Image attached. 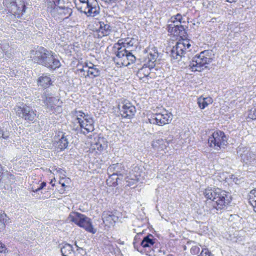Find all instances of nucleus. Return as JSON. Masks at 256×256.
I'll use <instances>...</instances> for the list:
<instances>
[{
  "mask_svg": "<svg viewBox=\"0 0 256 256\" xmlns=\"http://www.w3.org/2000/svg\"><path fill=\"white\" fill-rule=\"evenodd\" d=\"M184 22V20L182 16L180 14H178L176 15L172 16L169 21V22L170 23H178L180 24Z\"/></svg>",
  "mask_w": 256,
  "mask_h": 256,
  "instance_id": "cd10ccee",
  "label": "nucleus"
},
{
  "mask_svg": "<svg viewBox=\"0 0 256 256\" xmlns=\"http://www.w3.org/2000/svg\"><path fill=\"white\" fill-rule=\"evenodd\" d=\"M228 138L223 132L216 130L214 132L208 139L209 146L216 150H220L226 145Z\"/></svg>",
  "mask_w": 256,
  "mask_h": 256,
  "instance_id": "423d86ee",
  "label": "nucleus"
},
{
  "mask_svg": "<svg viewBox=\"0 0 256 256\" xmlns=\"http://www.w3.org/2000/svg\"><path fill=\"white\" fill-rule=\"evenodd\" d=\"M238 152L244 162L252 166H256V154L250 151L248 148L238 147Z\"/></svg>",
  "mask_w": 256,
  "mask_h": 256,
  "instance_id": "f8f14e48",
  "label": "nucleus"
},
{
  "mask_svg": "<svg viewBox=\"0 0 256 256\" xmlns=\"http://www.w3.org/2000/svg\"><path fill=\"white\" fill-rule=\"evenodd\" d=\"M100 26L98 29L99 36L100 37L108 36L112 32V26L108 24V22H100Z\"/></svg>",
  "mask_w": 256,
  "mask_h": 256,
  "instance_id": "dca6fc26",
  "label": "nucleus"
},
{
  "mask_svg": "<svg viewBox=\"0 0 256 256\" xmlns=\"http://www.w3.org/2000/svg\"><path fill=\"white\" fill-rule=\"evenodd\" d=\"M172 119V115L170 112L164 111L162 113L156 114L148 118V122L151 124L162 126L169 124Z\"/></svg>",
  "mask_w": 256,
  "mask_h": 256,
  "instance_id": "9d476101",
  "label": "nucleus"
},
{
  "mask_svg": "<svg viewBox=\"0 0 256 256\" xmlns=\"http://www.w3.org/2000/svg\"><path fill=\"white\" fill-rule=\"evenodd\" d=\"M102 142H104V140L102 138L98 140V141L96 142L94 144V148L97 149L98 150H102L105 148V144H102Z\"/></svg>",
  "mask_w": 256,
  "mask_h": 256,
  "instance_id": "7c9ffc66",
  "label": "nucleus"
},
{
  "mask_svg": "<svg viewBox=\"0 0 256 256\" xmlns=\"http://www.w3.org/2000/svg\"><path fill=\"white\" fill-rule=\"evenodd\" d=\"M126 62H124V64L128 66L130 64L134 63L136 60L135 56L132 54L130 52H128L125 58Z\"/></svg>",
  "mask_w": 256,
  "mask_h": 256,
  "instance_id": "bb28decb",
  "label": "nucleus"
},
{
  "mask_svg": "<svg viewBox=\"0 0 256 256\" xmlns=\"http://www.w3.org/2000/svg\"><path fill=\"white\" fill-rule=\"evenodd\" d=\"M15 110L16 115L27 122H32L36 118V111L32 106L26 104L16 106Z\"/></svg>",
  "mask_w": 256,
  "mask_h": 256,
  "instance_id": "0eeeda50",
  "label": "nucleus"
},
{
  "mask_svg": "<svg viewBox=\"0 0 256 256\" xmlns=\"http://www.w3.org/2000/svg\"><path fill=\"white\" fill-rule=\"evenodd\" d=\"M250 202L254 208H256V200L254 202Z\"/></svg>",
  "mask_w": 256,
  "mask_h": 256,
  "instance_id": "37998d69",
  "label": "nucleus"
},
{
  "mask_svg": "<svg viewBox=\"0 0 256 256\" xmlns=\"http://www.w3.org/2000/svg\"><path fill=\"white\" fill-rule=\"evenodd\" d=\"M155 243V239L152 234H149L144 237L140 242V245L142 249L140 250H138L142 253H144L148 256L154 255V250L152 246Z\"/></svg>",
  "mask_w": 256,
  "mask_h": 256,
  "instance_id": "9b49d317",
  "label": "nucleus"
},
{
  "mask_svg": "<svg viewBox=\"0 0 256 256\" xmlns=\"http://www.w3.org/2000/svg\"><path fill=\"white\" fill-rule=\"evenodd\" d=\"M4 4L9 11L15 16H19L25 12V6L21 0H4Z\"/></svg>",
  "mask_w": 256,
  "mask_h": 256,
  "instance_id": "1a4fd4ad",
  "label": "nucleus"
},
{
  "mask_svg": "<svg viewBox=\"0 0 256 256\" xmlns=\"http://www.w3.org/2000/svg\"><path fill=\"white\" fill-rule=\"evenodd\" d=\"M75 245H76L77 247H78V246L76 245V242L75 243Z\"/></svg>",
  "mask_w": 256,
  "mask_h": 256,
  "instance_id": "603ef678",
  "label": "nucleus"
},
{
  "mask_svg": "<svg viewBox=\"0 0 256 256\" xmlns=\"http://www.w3.org/2000/svg\"><path fill=\"white\" fill-rule=\"evenodd\" d=\"M80 70H81L82 72V71H85V70H84L83 68H82V69Z\"/></svg>",
  "mask_w": 256,
  "mask_h": 256,
  "instance_id": "8fccbe9b",
  "label": "nucleus"
},
{
  "mask_svg": "<svg viewBox=\"0 0 256 256\" xmlns=\"http://www.w3.org/2000/svg\"><path fill=\"white\" fill-rule=\"evenodd\" d=\"M2 131H3L2 130L0 129V138H2Z\"/></svg>",
  "mask_w": 256,
  "mask_h": 256,
  "instance_id": "a18cd8bd",
  "label": "nucleus"
},
{
  "mask_svg": "<svg viewBox=\"0 0 256 256\" xmlns=\"http://www.w3.org/2000/svg\"><path fill=\"white\" fill-rule=\"evenodd\" d=\"M167 256H174L172 254H168Z\"/></svg>",
  "mask_w": 256,
  "mask_h": 256,
  "instance_id": "09e8293b",
  "label": "nucleus"
},
{
  "mask_svg": "<svg viewBox=\"0 0 256 256\" xmlns=\"http://www.w3.org/2000/svg\"><path fill=\"white\" fill-rule=\"evenodd\" d=\"M156 58L157 55L150 54L148 58V60L146 64H148V66H150V68H154L156 64L155 62H156Z\"/></svg>",
  "mask_w": 256,
  "mask_h": 256,
  "instance_id": "a878e982",
  "label": "nucleus"
},
{
  "mask_svg": "<svg viewBox=\"0 0 256 256\" xmlns=\"http://www.w3.org/2000/svg\"><path fill=\"white\" fill-rule=\"evenodd\" d=\"M248 116L252 120L256 119V104L254 110H251L248 113Z\"/></svg>",
  "mask_w": 256,
  "mask_h": 256,
  "instance_id": "f704fd0d",
  "label": "nucleus"
},
{
  "mask_svg": "<svg viewBox=\"0 0 256 256\" xmlns=\"http://www.w3.org/2000/svg\"><path fill=\"white\" fill-rule=\"evenodd\" d=\"M96 66L94 65L93 64L90 62L89 64H86V67L88 68V70H90V68H94V67H96Z\"/></svg>",
  "mask_w": 256,
  "mask_h": 256,
  "instance_id": "79ce46f5",
  "label": "nucleus"
},
{
  "mask_svg": "<svg viewBox=\"0 0 256 256\" xmlns=\"http://www.w3.org/2000/svg\"><path fill=\"white\" fill-rule=\"evenodd\" d=\"M86 72L87 76H91L92 78L99 76L100 74V70L97 68V66L90 70H88Z\"/></svg>",
  "mask_w": 256,
  "mask_h": 256,
  "instance_id": "b1692460",
  "label": "nucleus"
},
{
  "mask_svg": "<svg viewBox=\"0 0 256 256\" xmlns=\"http://www.w3.org/2000/svg\"><path fill=\"white\" fill-rule=\"evenodd\" d=\"M178 26L179 24H175L174 23H170L167 26V30L172 34L178 36Z\"/></svg>",
  "mask_w": 256,
  "mask_h": 256,
  "instance_id": "393cba45",
  "label": "nucleus"
},
{
  "mask_svg": "<svg viewBox=\"0 0 256 256\" xmlns=\"http://www.w3.org/2000/svg\"><path fill=\"white\" fill-rule=\"evenodd\" d=\"M198 256H210V253L208 249L204 248L202 250L200 255Z\"/></svg>",
  "mask_w": 256,
  "mask_h": 256,
  "instance_id": "58836bf2",
  "label": "nucleus"
},
{
  "mask_svg": "<svg viewBox=\"0 0 256 256\" xmlns=\"http://www.w3.org/2000/svg\"><path fill=\"white\" fill-rule=\"evenodd\" d=\"M124 47L125 46H124V47L120 46L118 48L117 52L116 53L117 57L123 59L124 62H122L123 64H124V62H126L125 58L128 52Z\"/></svg>",
  "mask_w": 256,
  "mask_h": 256,
  "instance_id": "412c9836",
  "label": "nucleus"
},
{
  "mask_svg": "<svg viewBox=\"0 0 256 256\" xmlns=\"http://www.w3.org/2000/svg\"><path fill=\"white\" fill-rule=\"evenodd\" d=\"M10 136V132L8 131L4 132L2 131V138L4 139H8Z\"/></svg>",
  "mask_w": 256,
  "mask_h": 256,
  "instance_id": "ea45409f",
  "label": "nucleus"
},
{
  "mask_svg": "<svg viewBox=\"0 0 256 256\" xmlns=\"http://www.w3.org/2000/svg\"><path fill=\"white\" fill-rule=\"evenodd\" d=\"M213 56L212 52L210 50H204L199 54L196 55L189 64L190 68L194 72H201L208 68V65L212 60Z\"/></svg>",
  "mask_w": 256,
  "mask_h": 256,
  "instance_id": "7ed1b4c3",
  "label": "nucleus"
},
{
  "mask_svg": "<svg viewBox=\"0 0 256 256\" xmlns=\"http://www.w3.org/2000/svg\"><path fill=\"white\" fill-rule=\"evenodd\" d=\"M31 54L34 55L32 58L34 62L50 69L56 70L60 66V62L56 56L44 47L38 48L36 51H32Z\"/></svg>",
  "mask_w": 256,
  "mask_h": 256,
  "instance_id": "f257e3e1",
  "label": "nucleus"
},
{
  "mask_svg": "<svg viewBox=\"0 0 256 256\" xmlns=\"http://www.w3.org/2000/svg\"><path fill=\"white\" fill-rule=\"evenodd\" d=\"M126 44H128V45H130V42H127Z\"/></svg>",
  "mask_w": 256,
  "mask_h": 256,
  "instance_id": "49530a36",
  "label": "nucleus"
},
{
  "mask_svg": "<svg viewBox=\"0 0 256 256\" xmlns=\"http://www.w3.org/2000/svg\"><path fill=\"white\" fill-rule=\"evenodd\" d=\"M58 102V99L53 96L46 97L44 103L48 106L52 107L54 105H56Z\"/></svg>",
  "mask_w": 256,
  "mask_h": 256,
  "instance_id": "c85d7f7f",
  "label": "nucleus"
},
{
  "mask_svg": "<svg viewBox=\"0 0 256 256\" xmlns=\"http://www.w3.org/2000/svg\"><path fill=\"white\" fill-rule=\"evenodd\" d=\"M0 232H3L5 229L6 225L2 221V219L4 217L3 214H0Z\"/></svg>",
  "mask_w": 256,
  "mask_h": 256,
  "instance_id": "c9c22d12",
  "label": "nucleus"
},
{
  "mask_svg": "<svg viewBox=\"0 0 256 256\" xmlns=\"http://www.w3.org/2000/svg\"><path fill=\"white\" fill-rule=\"evenodd\" d=\"M120 114L124 118H132L136 112V108L130 102L123 104L121 108L119 107Z\"/></svg>",
  "mask_w": 256,
  "mask_h": 256,
  "instance_id": "ddd939ff",
  "label": "nucleus"
},
{
  "mask_svg": "<svg viewBox=\"0 0 256 256\" xmlns=\"http://www.w3.org/2000/svg\"><path fill=\"white\" fill-rule=\"evenodd\" d=\"M120 166L121 165L118 164H114L108 167V171L110 172H113L112 176H122V174L120 173V172L118 170Z\"/></svg>",
  "mask_w": 256,
  "mask_h": 256,
  "instance_id": "4be33fe9",
  "label": "nucleus"
},
{
  "mask_svg": "<svg viewBox=\"0 0 256 256\" xmlns=\"http://www.w3.org/2000/svg\"><path fill=\"white\" fill-rule=\"evenodd\" d=\"M204 194L207 199L212 200V206L217 210L226 208L230 202V196L227 192L220 188H206Z\"/></svg>",
  "mask_w": 256,
  "mask_h": 256,
  "instance_id": "f03ea898",
  "label": "nucleus"
},
{
  "mask_svg": "<svg viewBox=\"0 0 256 256\" xmlns=\"http://www.w3.org/2000/svg\"><path fill=\"white\" fill-rule=\"evenodd\" d=\"M51 84V78L49 76L46 74H42L38 80V85L44 88L48 87Z\"/></svg>",
  "mask_w": 256,
  "mask_h": 256,
  "instance_id": "aec40b11",
  "label": "nucleus"
},
{
  "mask_svg": "<svg viewBox=\"0 0 256 256\" xmlns=\"http://www.w3.org/2000/svg\"><path fill=\"white\" fill-rule=\"evenodd\" d=\"M175 24H178V23H174Z\"/></svg>",
  "mask_w": 256,
  "mask_h": 256,
  "instance_id": "3c124183",
  "label": "nucleus"
},
{
  "mask_svg": "<svg viewBox=\"0 0 256 256\" xmlns=\"http://www.w3.org/2000/svg\"><path fill=\"white\" fill-rule=\"evenodd\" d=\"M82 4L78 8L88 16H94L100 13V8L96 0H79Z\"/></svg>",
  "mask_w": 256,
  "mask_h": 256,
  "instance_id": "6e6552de",
  "label": "nucleus"
},
{
  "mask_svg": "<svg viewBox=\"0 0 256 256\" xmlns=\"http://www.w3.org/2000/svg\"><path fill=\"white\" fill-rule=\"evenodd\" d=\"M250 202H254L256 200V188L252 190L250 193Z\"/></svg>",
  "mask_w": 256,
  "mask_h": 256,
  "instance_id": "473e14b6",
  "label": "nucleus"
},
{
  "mask_svg": "<svg viewBox=\"0 0 256 256\" xmlns=\"http://www.w3.org/2000/svg\"><path fill=\"white\" fill-rule=\"evenodd\" d=\"M102 220L106 225L114 226L118 220V217L112 212H104L102 215Z\"/></svg>",
  "mask_w": 256,
  "mask_h": 256,
  "instance_id": "2eb2a0df",
  "label": "nucleus"
},
{
  "mask_svg": "<svg viewBox=\"0 0 256 256\" xmlns=\"http://www.w3.org/2000/svg\"><path fill=\"white\" fill-rule=\"evenodd\" d=\"M76 115L77 116V119L78 118H84V120L85 118H86V116H88V114H86L84 113L83 112H82L80 111L76 112Z\"/></svg>",
  "mask_w": 256,
  "mask_h": 256,
  "instance_id": "4c0bfd02",
  "label": "nucleus"
},
{
  "mask_svg": "<svg viewBox=\"0 0 256 256\" xmlns=\"http://www.w3.org/2000/svg\"><path fill=\"white\" fill-rule=\"evenodd\" d=\"M200 246H193L190 248V252L192 254L196 255L200 251Z\"/></svg>",
  "mask_w": 256,
  "mask_h": 256,
  "instance_id": "72a5a7b5",
  "label": "nucleus"
},
{
  "mask_svg": "<svg viewBox=\"0 0 256 256\" xmlns=\"http://www.w3.org/2000/svg\"><path fill=\"white\" fill-rule=\"evenodd\" d=\"M60 10L61 11L60 12L61 14H63L65 18H68L72 12V8H60Z\"/></svg>",
  "mask_w": 256,
  "mask_h": 256,
  "instance_id": "c756f323",
  "label": "nucleus"
},
{
  "mask_svg": "<svg viewBox=\"0 0 256 256\" xmlns=\"http://www.w3.org/2000/svg\"><path fill=\"white\" fill-rule=\"evenodd\" d=\"M6 250V248L5 245L0 242V252L5 253Z\"/></svg>",
  "mask_w": 256,
  "mask_h": 256,
  "instance_id": "a19ab883",
  "label": "nucleus"
},
{
  "mask_svg": "<svg viewBox=\"0 0 256 256\" xmlns=\"http://www.w3.org/2000/svg\"><path fill=\"white\" fill-rule=\"evenodd\" d=\"M78 121L80 124V128L85 130V131L82 132L84 134H86L90 132L94 131V121L88 115L86 116L84 120H82V118H78Z\"/></svg>",
  "mask_w": 256,
  "mask_h": 256,
  "instance_id": "4468645a",
  "label": "nucleus"
},
{
  "mask_svg": "<svg viewBox=\"0 0 256 256\" xmlns=\"http://www.w3.org/2000/svg\"><path fill=\"white\" fill-rule=\"evenodd\" d=\"M68 140L66 136H62V138L58 142V147L61 150L66 148L68 146Z\"/></svg>",
  "mask_w": 256,
  "mask_h": 256,
  "instance_id": "5701e85b",
  "label": "nucleus"
},
{
  "mask_svg": "<svg viewBox=\"0 0 256 256\" xmlns=\"http://www.w3.org/2000/svg\"><path fill=\"white\" fill-rule=\"evenodd\" d=\"M190 46V44L186 40L177 42L176 45L171 50V57L174 60H180L188 56L187 49Z\"/></svg>",
  "mask_w": 256,
  "mask_h": 256,
  "instance_id": "39448f33",
  "label": "nucleus"
},
{
  "mask_svg": "<svg viewBox=\"0 0 256 256\" xmlns=\"http://www.w3.org/2000/svg\"><path fill=\"white\" fill-rule=\"evenodd\" d=\"M238 0H226V2H236Z\"/></svg>",
  "mask_w": 256,
  "mask_h": 256,
  "instance_id": "c03bdc74",
  "label": "nucleus"
},
{
  "mask_svg": "<svg viewBox=\"0 0 256 256\" xmlns=\"http://www.w3.org/2000/svg\"><path fill=\"white\" fill-rule=\"evenodd\" d=\"M213 100L210 97L204 98L202 96L198 98V104L200 109H204L208 104H211Z\"/></svg>",
  "mask_w": 256,
  "mask_h": 256,
  "instance_id": "6ab92c4d",
  "label": "nucleus"
},
{
  "mask_svg": "<svg viewBox=\"0 0 256 256\" xmlns=\"http://www.w3.org/2000/svg\"><path fill=\"white\" fill-rule=\"evenodd\" d=\"M60 250L62 256H74V252L72 245L68 244H62Z\"/></svg>",
  "mask_w": 256,
  "mask_h": 256,
  "instance_id": "a211bd4d",
  "label": "nucleus"
},
{
  "mask_svg": "<svg viewBox=\"0 0 256 256\" xmlns=\"http://www.w3.org/2000/svg\"><path fill=\"white\" fill-rule=\"evenodd\" d=\"M153 68H150V66H148V64H145L142 68L138 70L136 75L140 80L147 78L150 75V70Z\"/></svg>",
  "mask_w": 256,
  "mask_h": 256,
  "instance_id": "f3484780",
  "label": "nucleus"
},
{
  "mask_svg": "<svg viewBox=\"0 0 256 256\" xmlns=\"http://www.w3.org/2000/svg\"><path fill=\"white\" fill-rule=\"evenodd\" d=\"M68 220L70 222H74L80 227L84 228L88 232L94 234L96 230H94L90 219L84 214L78 212H72L69 214Z\"/></svg>",
  "mask_w": 256,
  "mask_h": 256,
  "instance_id": "20e7f679",
  "label": "nucleus"
},
{
  "mask_svg": "<svg viewBox=\"0 0 256 256\" xmlns=\"http://www.w3.org/2000/svg\"><path fill=\"white\" fill-rule=\"evenodd\" d=\"M254 210L255 212H256V208H254Z\"/></svg>",
  "mask_w": 256,
  "mask_h": 256,
  "instance_id": "de8ad7c7",
  "label": "nucleus"
},
{
  "mask_svg": "<svg viewBox=\"0 0 256 256\" xmlns=\"http://www.w3.org/2000/svg\"><path fill=\"white\" fill-rule=\"evenodd\" d=\"M46 186V182H42L41 184H40V186L39 188H36V189H34V188H32V192H38L39 190H42L44 187H45Z\"/></svg>",
  "mask_w": 256,
  "mask_h": 256,
  "instance_id": "e433bc0d",
  "label": "nucleus"
},
{
  "mask_svg": "<svg viewBox=\"0 0 256 256\" xmlns=\"http://www.w3.org/2000/svg\"><path fill=\"white\" fill-rule=\"evenodd\" d=\"M178 30V36L180 37L184 36V34L186 32H185V29H184V26L182 25L181 24H180Z\"/></svg>",
  "mask_w": 256,
  "mask_h": 256,
  "instance_id": "2f4dec72",
  "label": "nucleus"
}]
</instances>
